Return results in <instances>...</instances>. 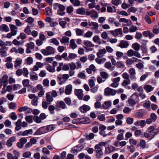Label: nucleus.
Returning a JSON list of instances; mask_svg holds the SVG:
<instances>
[{
	"label": "nucleus",
	"instance_id": "obj_41",
	"mask_svg": "<svg viewBox=\"0 0 159 159\" xmlns=\"http://www.w3.org/2000/svg\"><path fill=\"white\" fill-rule=\"evenodd\" d=\"M100 74L101 77L103 79H107L109 76L108 74L104 71L100 72Z\"/></svg>",
	"mask_w": 159,
	"mask_h": 159
},
{
	"label": "nucleus",
	"instance_id": "obj_8",
	"mask_svg": "<svg viewBox=\"0 0 159 159\" xmlns=\"http://www.w3.org/2000/svg\"><path fill=\"white\" fill-rule=\"evenodd\" d=\"M84 48L87 51H92L93 49L94 45L89 41H85L84 42Z\"/></svg>",
	"mask_w": 159,
	"mask_h": 159
},
{
	"label": "nucleus",
	"instance_id": "obj_33",
	"mask_svg": "<svg viewBox=\"0 0 159 159\" xmlns=\"http://www.w3.org/2000/svg\"><path fill=\"white\" fill-rule=\"evenodd\" d=\"M111 102L110 101H105L103 104L101 106V108L104 109H107L111 107Z\"/></svg>",
	"mask_w": 159,
	"mask_h": 159
},
{
	"label": "nucleus",
	"instance_id": "obj_61",
	"mask_svg": "<svg viewBox=\"0 0 159 159\" xmlns=\"http://www.w3.org/2000/svg\"><path fill=\"white\" fill-rule=\"evenodd\" d=\"M116 55L117 56L116 59L118 60L120 59L123 56L124 54L121 52L117 51L116 52Z\"/></svg>",
	"mask_w": 159,
	"mask_h": 159
},
{
	"label": "nucleus",
	"instance_id": "obj_12",
	"mask_svg": "<svg viewBox=\"0 0 159 159\" xmlns=\"http://www.w3.org/2000/svg\"><path fill=\"white\" fill-rule=\"evenodd\" d=\"M115 20L116 19L114 18L110 17L108 18L107 20L108 23L110 25H113L114 24L116 27H118L120 25V23L117 21H116Z\"/></svg>",
	"mask_w": 159,
	"mask_h": 159
},
{
	"label": "nucleus",
	"instance_id": "obj_23",
	"mask_svg": "<svg viewBox=\"0 0 159 159\" xmlns=\"http://www.w3.org/2000/svg\"><path fill=\"white\" fill-rule=\"evenodd\" d=\"M129 45V43L127 41L121 40L118 44V46L121 48H127Z\"/></svg>",
	"mask_w": 159,
	"mask_h": 159
},
{
	"label": "nucleus",
	"instance_id": "obj_39",
	"mask_svg": "<svg viewBox=\"0 0 159 159\" xmlns=\"http://www.w3.org/2000/svg\"><path fill=\"white\" fill-rule=\"evenodd\" d=\"M76 13L82 15H84L85 13V9L84 7H81L76 10Z\"/></svg>",
	"mask_w": 159,
	"mask_h": 159
},
{
	"label": "nucleus",
	"instance_id": "obj_52",
	"mask_svg": "<svg viewBox=\"0 0 159 159\" xmlns=\"http://www.w3.org/2000/svg\"><path fill=\"white\" fill-rule=\"evenodd\" d=\"M95 60L97 63L99 64H100L104 63L106 61V59L104 58L101 59L98 57L96 58Z\"/></svg>",
	"mask_w": 159,
	"mask_h": 159
},
{
	"label": "nucleus",
	"instance_id": "obj_37",
	"mask_svg": "<svg viewBox=\"0 0 159 159\" xmlns=\"http://www.w3.org/2000/svg\"><path fill=\"white\" fill-rule=\"evenodd\" d=\"M93 40L94 43L98 44L101 43V39L98 35H95L93 38Z\"/></svg>",
	"mask_w": 159,
	"mask_h": 159
},
{
	"label": "nucleus",
	"instance_id": "obj_19",
	"mask_svg": "<svg viewBox=\"0 0 159 159\" xmlns=\"http://www.w3.org/2000/svg\"><path fill=\"white\" fill-rule=\"evenodd\" d=\"M134 125L136 126H139L142 128H143L146 125V121L144 120H137L134 123Z\"/></svg>",
	"mask_w": 159,
	"mask_h": 159
},
{
	"label": "nucleus",
	"instance_id": "obj_14",
	"mask_svg": "<svg viewBox=\"0 0 159 159\" xmlns=\"http://www.w3.org/2000/svg\"><path fill=\"white\" fill-rule=\"evenodd\" d=\"M84 147L82 146H76L71 148V152L73 153H77L79 152Z\"/></svg>",
	"mask_w": 159,
	"mask_h": 159
},
{
	"label": "nucleus",
	"instance_id": "obj_64",
	"mask_svg": "<svg viewBox=\"0 0 159 159\" xmlns=\"http://www.w3.org/2000/svg\"><path fill=\"white\" fill-rule=\"evenodd\" d=\"M66 104L68 106L71 105V101L69 97H66L64 100Z\"/></svg>",
	"mask_w": 159,
	"mask_h": 159
},
{
	"label": "nucleus",
	"instance_id": "obj_43",
	"mask_svg": "<svg viewBox=\"0 0 159 159\" xmlns=\"http://www.w3.org/2000/svg\"><path fill=\"white\" fill-rule=\"evenodd\" d=\"M70 46L73 49H75L77 47V45L75 43L74 39H72L70 40Z\"/></svg>",
	"mask_w": 159,
	"mask_h": 159
},
{
	"label": "nucleus",
	"instance_id": "obj_21",
	"mask_svg": "<svg viewBox=\"0 0 159 159\" xmlns=\"http://www.w3.org/2000/svg\"><path fill=\"white\" fill-rule=\"evenodd\" d=\"M137 60L140 61V60L138 59L135 57H132L128 59L126 61V64L127 65H130L134 63L135 62L137 61Z\"/></svg>",
	"mask_w": 159,
	"mask_h": 159
},
{
	"label": "nucleus",
	"instance_id": "obj_27",
	"mask_svg": "<svg viewBox=\"0 0 159 159\" xmlns=\"http://www.w3.org/2000/svg\"><path fill=\"white\" fill-rule=\"evenodd\" d=\"M106 53V50L105 49H101L99 50L97 53V55L98 58H102L104 54Z\"/></svg>",
	"mask_w": 159,
	"mask_h": 159
},
{
	"label": "nucleus",
	"instance_id": "obj_54",
	"mask_svg": "<svg viewBox=\"0 0 159 159\" xmlns=\"http://www.w3.org/2000/svg\"><path fill=\"white\" fill-rule=\"evenodd\" d=\"M45 129L46 131V133H47L48 131H50L53 129V125H47L45 127Z\"/></svg>",
	"mask_w": 159,
	"mask_h": 159
},
{
	"label": "nucleus",
	"instance_id": "obj_57",
	"mask_svg": "<svg viewBox=\"0 0 159 159\" xmlns=\"http://www.w3.org/2000/svg\"><path fill=\"white\" fill-rule=\"evenodd\" d=\"M143 107L144 108L149 109L150 108V102L148 101L144 103L143 105Z\"/></svg>",
	"mask_w": 159,
	"mask_h": 159
},
{
	"label": "nucleus",
	"instance_id": "obj_3",
	"mask_svg": "<svg viewBox=\"0 0 159 159\" xmlns=\"http://www.w3.org/2000/svg\"><path fill=\"white\" fill-rule=\"evenodd\" d=\"M69 78L68 74H60L57 77V81L59 84L61 85L65 84Z\"/></svg>",
	"mask_w": 159,
	"mask_h": 159
},
{
	"label": "nucleus",
	"instance_id": "obj_10",
	"mask_svg": "<svg viewBox=\"0 0 159 159\" xmlns=\"http://www.w3.org/2000/svg\"><path fill=\"white\" fill-rule=\"evenodd\" d=\"M130 75V78L131 80L135 81L137 78L136 76V71L134 68H130L128 71Z\"/></svg>",
	"mask_w": 159,
	"mask_h": 159
},
{
	"label": "nucleus",
	"instance_id": "obj_22",
	"mask_svg": "<svg viewBox=\"0 0 159 159\" xmlns=\"http://www.w3.org/2000/svg\"><path fill=\"white\" fill-rule=\"evenodd\" d=\"M90 109V108L89 106L84 105L80 107L79 108V110L82 113H85L87 111H89Z\"/></svg>",
	"mask_w": 159,
	"mask_h": 159
},
{
	"label": "nucleus",
	"instance_id": "obj_44",
	"mask_svg": "<svg viewBox=\"0 0 159 159\" xmlns=\"http://www.w3.org/2000/svg\"><path fill=\"white\" fill-rule=\"evenodd\" d=\"M107 3H103L102 2L101 3L100 5L102 6V7L101 9V12H104L106 11V7H107Z\"/></svg>",
	"mask_w": 159,
	"mask_h": 159
},
{
	"label": "nucleus",
	"instance_id": "obj_1",
	"mask_svg": "<svg viewBox=\"0 0 159 159\" xmlns=\"http://www.w3.org/2000/svg\"><path fill=\"white\" fill-rule=\"evenodd\" d=\"M159 132V129L156 128L155 127L151 125L147 129V132L143 133L144 136L148 140H150L152 139Z\"/></svg>",
	"mask_w": 159,
	"mask_h": 159
},
{
	"label": "nucleus",
	"instance_id": "obj_20",
	"mask_svg": "<svg viewBox=\"0 0 159 159\" xmlns=\"http://www.w3.org/2000/svg\"><path fill=\"white\" fill-rule=\"evenodd\" d=\"M9 26L11 29V33L13 36L16 35L17 34V27L15 25L10 24Z\"/></svg>",
	"mask_w": 159,
	"mask_h": 159
},
{
	"label": "nucleus",
	"instance_id": "obj_34",
	"mask_svg": "<svg viewBox=\"0 0 159 159\" xmlns=\"http://www.w3.org/2000/svg\"><path fill=\"white\" fill-rule=\"evenodd\" d=\"M143 88L148 93L152 91L154 88L150 85H145L143 86Z\"/></svg>",
	"mask_w": 159,
	"mask_h": 159
},
{
	"label": "nucleus",
	"instance_id": "obj_17",
	"mask_svg": "<svg viewBox=\"0 0 159 159\" xmlns=\"http://www.w3.org/2000/svg\"><path fill=\"white\" fill-rule=\"evenodd\" d=\"M46 133L45 127H43L38 129L34 133V135H39Z\"/></svg>",
	"mask_w": 159,
	"mask_h": 159
},
{
	"label": "nucleus",
	"instance_id": "obj_26",
	"mask_svg": "<svg viewBox=\"0 0 159 159\" xmlns=\"http://www.w3.org/2000/svg\"><path fill=\"white\" fill-rule=\"evenodd\" d=\"M7 48L6 47H2L0 49V55L2 57L7 56Z\"/></svg>",
	"mask_w": 159,
	"mask_h": 159
},
{
	"label": "nucleus",
	"instance_id": "obj_38",
	"mask_svg": "<svg viewBox=\"0 0 159 159\" xmlns=\"http://www.w3.org/2000/svg\"><path fill=\"white\" fill-rule=\"evenodd\" d=\"M69 40V38L66 36H63L62 39L60 40V42L62 44H64L66 45V43H68Z\"/></svg>",
	"mask_w": 159,
	"mask_h": 159
},
{
	"label": "nucleus",
	"instance_id": "obj_18",
	"mask_svg": "<svg viewBox=\"0 0 159 159\" xmlns=\"http://www.w3.org/2000/svg\"><path fill=\"white\" fill-rule=\"evenodd\" d=\"M75 94L77 96L79 99H82L83 96V91L81 89L76 90L75 91Z\"/></svg>",
	"mask_w": 159,
	"mask_h": 159
},
{
	"label": "nucleus",
	"instance_id": "obj_42",
	"mask_svg": "<svg viewBox=\"0 0 159 159\" xmlns=\"http://www.w3.org/2000/svg\"><path fill=\"white\" fill-rule=\"evenodd\" d=\"M96 152V156L97 158H101L103 155V152L102 150L97 151H94Z\"/></svg>",
	"mask_w": 159,
	"mask_h": 159
},
{
	"label": "nucleus",
	"instance_id": "obj_11",
	"mask_svg": "<svg viewBox=\"0 0 159 159\" xmlns=\"http://www.w3.org/2000/svg\"><path fill=\"white\" fill-rule=\"evenodd\" d=\"M107 144L106 142H101L99 143L96 144L94 146V151H97L102 150V146H105Z\"/></svg>",
	"mask_w": 159,
	"mask_h": 159
},
{
	"label": "nucleus",
	"instance_id": "obj_28",
	"mask_svg": "<svg viewBox=\"0 0 159 159\" xmlns=\"http://www.w3.org/2000/svg\"><path fill=\"white\" fill-rule=\"evenodd\" d=\"M8 76L7 75H4L2 76V79H1V80L3 83V87L4 88H5L8 84Z\"/></svg>",
	"mask_w": 159,
	"mask_h": 159
},
{
	"label": "nucleus",
	"instance_id": "obj_45",
	"mask_svg": "<svg viewBox=\"0 0 159 159\" xmlns=\"http://www.w3.org/2000/svg\"><path fill=\"white\" fill-rule=\"evenodd\" d=\"M49 42L52 43L56 46H58L59 44V41L56 38H52L49 40Z\"/></svg>",
	"mask_w": 159,
	"mask_h": 159
},
{
	"label": "nucleus",
	"instance_id": "obj_35",
	"mask_svg": "<svg viewBox=\"0 0 159 159\" xmlns=\"http://www.w3.org/2000/svg\"><path fill=\"white\" fill-rule=\"evenodd\" d=\"M22 63V60L20 58L16 59L14 63V67L16 68L20 66Z\"/></svg>",
	"mask_w": 159,
	"mask_h": 159
},
{
	"label": "nucleus",
	"instance_id": "obj_50",
	"mask_svg": "<svg viewBox=\"0 0 159 159\" xmlns=\"http://www.w3.org/2000/svg\"><path fill=\"white\" fill-rule=\"evenodd\" d=\"M22 84L23 86L25 87H29L30 85L29 84V80L28 79H25L23 80Z\"/></svg>",
	"mask_w": 159,
	"mask_h": 159
},
{
	"label": "nucleus",
	"instance_id": "obj_4",
	"mask_svg": "<svg viewBox=\"0 0 159 159\" xmlns=\"http://www.w3.org/2000/svg\"><path fill=\"white\" fill-rule=\"evenodd\" d=\"M56 51L55 49L51 46H48L47 47L46 49L41 50L42 53L45 56L53 54Z\"/></svg>",
	"mask_w": 159,
	"mask_h": 159
},
{
	"label": "nucleus",
	"instance_id": "obj_2",
	"mask_svg": "<svg viewBox=\"0 0 159 159\" xmlns=\"http://www.w3.org/2000/svg\"><path fill=\"white\" fill-rule=\"evenodd\" d=\"M46 101H43L42 102V107L44 109H47L48 106L50 105L53 101L54 99L51 95L50 92H48L46 94Z\"/></svg>",
	"mask_w": 159,
	"mask_h": 159
},
{
	"label": "nucleus",
	"instance_id": "obj_53",
	"mask_svg": "<svg viewBox=\"0 0 159 159\" xmlns=\"http://www.w3.org/2000/svg\"><path fill=\"white\" fill-rule=\"evenodd\" d=\"M85 71H83L80 72L78 74L77 77L81 79H85L86 76L85 74Z\"/></svg>",
	"mask_w": 159,
	"mask_h": 159
},
{
	"label": "nucleus",
	"instance_id": "obj_62",
	"mask_svg": "<svg viewBox=\"0 0 159 159\" xmlns=\"http://www.w3.org/2000/svg\"><path fill=\"white\" fill-rule=\"evenodd\" d=\"M150 118L154 122L156 120L157 116L155 113H152L150 114Z\"/></svg>",
	"mask_w": 159,
	"mask_h": 159
},
{
	"label": "nucleus",
	"instance_id": "obj_24",
	"mask_svg": "<svg viewBox=\"0 0 159 159\" xmlns=\"http://www.w3.org/2000/svg\"><path fill=\"white\" fill-rule=\"evenodd\" d=\"M119 22H122L126 23L127 26H130L132 24V22L130 19H127L125 18H120L119 20Z\"/></svg>",
	"mask_w": 159,
	"mask_h": 159
},
{
	"label": "nucleus",
	"instance_id": "obj_31",
	"mask_svg": "<svg viewBox=\"0 0 159 159\" xmlns=\"http://www.w3.org/2000/svg\"><path fill=\"white\" fill-rule=\"evenodd\" d=\"M88 25L89 26H93L92 29L94 30H97L98 29L99 25L97 23L93 22H88Z\"/></svg>",
	"mask_w": 159,
	"mask_h": 159
},
{
	"label": "nucleus",
	"instance_id": "obj_15",
	"mask_svg": "<svg viewBox=\"0 0 159 159\" xmlns=\"http://www.w3.org/2000/svg\"><path fill=\"white\" fill-rule=\"evenodd\" d=\"M24 49L20 47H19L18 49L13 47L11 50V52H15L16 54L19 53L20 54H23L24 52Z\"/></svg>",
	"mask_w": 159,
	"mask_h": 159
},
{
	"label": "nucleus",
	"instance_id": "obj_9",
	"mask_svg": "<svg viewBox=\"0 0 159 159\" xmlns=\"http://www.w3.org/2000/svg\"><path fill=\"white\" fill-rule=\"evenodd\" d=\"M116 93V90L109 87L106 88L104 90V94L107 96H113L115 95Z\"/></svg>",
	"mask_w": 159,
	"mask_h": 159
},
{
	"label": "nucleus",
	"instance_id": "obj_46",
	"mask_svg": "<svg viewBox=\"0 0 159 159\" xmlns=\"http://www.w3.org/2000/svg\"><path fill=\"white\" fill-rule=\"evenodd\" d=\"M131 81L130 79H126L123 80L121 85L122 86L126 87L127 85L130 84Z\"/></svg>",
	"mask_w": 159,
	"mask_h": 159
},
{
	"label": "nucleus",
	"instance_id": "obj_6",
	"mask_svg": "<svg viewBox=\"0 0 159 159\" xmlns=\"http://www.w3.org/2000/svg\"><path fill=\"white\" fill-rule=\"evenodd\" d=\"M29 98L32 99L31 104L34 105L36 106L38 105V100L39 98L38 96H36L34 94H30L28 95Z\"/></svg>",
	"mask_w": 159,
	"mask_h": 159
},
{
	"label": "nucleus",
	"instance_id": "obj_32",
	"mask_svg": "<svg viewBox=\"0 0 159 159\" xmlns=\"http://www.w3.org/2000/svg\"><path fill=\"white\" fill-rule=\"evenodd\" d=\"M104 66L111 71L113 70L115 68L114 66H112L110 62H106Z\"/></svg>",
	"mask_w": 159,
	"mask_h": 159
},
{
	"label": "nucleus",
	"instance_id": "obj_59",
	"mask_svg": "<svg viewBox=\"0 0 159 159\" xmlns=\"http://www.w3.org/2000/svg\"><path fill=\"white\" fill-rule=\"evenodd\" d=\"M93 13L91 14L90 17L92 18L96 19L98 17V13L96 11L93 10H92Z\"/></svg>",
	"mask_w": 159,
	"mask_h": 159
},
{
	"label": "nucleus",
	"instance_id": "obj_55",
	"mask_svg": "<svg viewBox=\"0 0 159 159\" xmlns=\"http://www.w3.org/2000/svg\"><path fill=\"white\" fill-rule=\"evenodd\" d=\"M24 32L28 35H30L31 34V31L30 30V26L28 25L25 28Z\"/></svg>",
	"mask_w": 159,
	"mask_h": 159
},
{
	"label": "nucleus",
	"instance_id": "obj_16",
	"mask_svg": "<svg viewBox=\"0 0 159 159\" xmlns=\"http://www.w3.org/2000/svg\"><path fill=\"white\" fill-rule=\"evenodd\" d=\"M16 140V137L13 136L10 137L7 141V144L8 147H10L12 145L13 143Z\"/></svg>",
	"mask_w": 159,
	"mask_h": 159
},
{
	"label": "nucleus",
	"instance_id": "obj_58",
	"mask_svg": "<svg viewBox=\"0 0 159 159\" xmlns=\"http://www.w3.org/2000/svg\"><path fill=\"white\" fill-rule=\"evenodd\" d=\"M46 14L47 16H51L52 14V9L49 7H47L45 8Z\"/></svg>",
	"mask_w": 159,
	"mask_h": 159
},
{
	"label": "nucleus",
	"instance_id": "obj_29",
	"mask_svg": "<svg viewBox=\"0 0 159 159\" xmlns=\"http://www.w3.org/2000/svg\"><path fill=\"white\" fill-rule=\"evenodd\" d=\"M115 150V148L111 145H108V147L105 148L106 152L107 154L110 153Z\"/></svg>",
	"mask_w": 159,
	"mask_h": 159
},
{
	"label": "nucleus",
	"instance_id": "obj_13",
	"mask_svg": "<svg viewBox=\"0 0 159 159\" xmlns=\"http://www.w3.org/2000/svg\"><path fill=\"white\" fill-rule=\"evenodd\" d=\"M65 10V7L63 5L61 4L60 6V7L57 10V14L61 16H64L66 13L64 11Z\"/></svg>",
	"mask_w": 159,
	"mask_h": 159
},
{
	"label": "nucleus",
	"instance_id": "obj_60",
	"mask_svg": "<svg viewBox=\"0 0 159 159\" xmlns=\"http://www.w3.org/2000/svg\"><path fill=\"white\" fill-rule=\"evenodd\" d=\"M46 69L50 72H53L55 71V68L50 65L47 66Z\"/></svg>",
	"mask_w": 159,
	"mask_h": 159
},
{
	"label": "nucleus",
	"instance_id": "obj_63",
	"mask_svg": "<svg viewBox=\"0 0 159 159\" xmlns=\"http://www.w3.org/2000/svg\"><path fill=\"white\" fill-rule=\"evenodd\" d=\"M129 30L130 32L132 33L137 31L138 30V29L136 26L132 25L129 28Z\"/></svg>",
	"mask_w": 159,
	"mask_h": 159
},
{
	"label": "nucleus",
	"instance_id": "obj_30",
	"mask_svg": "<svg viewBox=\"0 0 159 159\" xmlns=\"http://www.w3.org/2000/svg\"><path fill=\"white\" fill-rule=\"evenodd\" d=\"M0 31L2 32H8L9 31L8 26L5 24L0 25Z\"/></svg>",
	"mask_w": 159,
	"mask_h": 159
},
{
	"label": "nucleus",
	"instance_id": "obj_47",
	"mask_svg": "<svg viewBox=\"0 0 159 159\" xmlns=\"http://www.w3.org/2000/svg\"><path fill=\"white\" fill-rule=\"evenodd\" d=\"M70 1L75 6H79L80 5V2L79 0H70Z\"/></svg>",
	"mask_w": 159,
	"mask_h": 159
},
{
	"label": "nucleus",
	"instance_id": "obj_48",
	"mask_svg": "<svg viewBox=\"0 0 159 159\" xmlns=\"http://www.w3.org/2000/svg\"><path fill=\"white\" fill-rule=\"evenodd\" d=\"M13 44L16 46H22L23 45V43L20 41H18L17 39H14L13 41Z\"/></svg>",
	"mask_w": 159,
	"mask_h": 159
},
{
	"label": "nucleus",
	"instance_id": "obj_56",
	"mask_svg": "<svg viewBox=\"0 0 159 159\" xmlns=\"http://www.w3.org/2000/svg\"><path fill=\"white\" fill-rule=\"evenodd\" d=\"M140 146L142 148H146V143L145 141L143 139H141L140 142Z\"/></svg>",
	"mask_w": 159,
	"mask_h": 159
},
{
	"label": "nucleus",
	"instance_id": "obj_5",
	"mask_svg": "<svg viewBox=\"0 0 159 159\" xmlns=\"http://www.w3.org/2000/svg\"><path fill=\"white\" fill-rule=\"evenodd\" d=\"M56 110L59 111L60 109H65L66 107L65 102L62 101H58L56 103Z\"/></svg>",
	"mask_w": 159,
	"mask_h": 159
},
{
	"label": "nucleus",
	"instance_id": "obj_49",
	"mask_svg": "<svg viewBox=\"0 0 159 159\" xmlns=\"http://www.w3.org/2000/svg\"><path fill=\"white\" fill-rule=\"evenodd\" d=\"M132 48L135 50L138 51L140 50V45L136 43H133L132 45Z\"/></svg>",
	"mask_w": 159,
	"mask_h": 159
},
{
	"label": "nucleus",
	"instance_id": "obj_40",
	"mask_svg": "<svg viewBox=\"0 0 159 159\" xmlns=\"http://www.w3.org/2000/svg\"><path fill=\"white\" fill-rule=\"evenodd\" d=\"M55 109H56V107L53 105H50L48 107V110L51 114H53L55 113Z\"/></svg>",
	"mask_w": 159,
	"mask_h": 159
},
{
	"label": "nucleus",
	"instance_id": "obj_51",
	"mask_svg": "<svg viewBox=\"0 0 159 159\" xmlns=\"http://www.w3.org/2000/svg\"><path fill=\"white\" fill-rule=\"evenodd\" d=\"M75 32L77 35L81 36L84 33V30L80 29H77L76 30Z\"/></svg>",
	"mask_w": 159,
	"mask_h": 159
},
{
	"label": "nucleus",
	"instance_id": "obj_25",
	"mask_svg": "<svg viewBox=\"0 0 159 159\" xmlns=\"http://www.w3.org/2000/svg\"><path fill=\"white\" fill-rule=\"evenodd\" d=\"M72 86L71 84L67 85L65 88V93L66 95H70L72 92Z\"/></svg>",
	"mask_w": 159,
	"mask_h": 159
},
{
	"label": "nucleus",
	"instance_id": "obj_7",
	"mask_svg": "<svg viewBox=\"0 0 159 159\" xmlns=\"http://www.w3.org/2000/svg\"><path fill=\"white\" fill-rule=\"evenodd\" d=\"M76 122L83 124H87L90 123L89 119L88 118H78L73 120L72 122L73 124Z\"/></svg>",
	"mask_w": 159,
	"mask_h": 159
},
{
	"label": "nucleus",
	"instance_id": "obj_36",
	"mask_svg": "<svg viewBox=\"0 0 159 159\" xmlns=\"http://www.w3.org/2000/svg\"><path fill=\"white\" fill-rule=\"evenodd\" d=\"M144 114L142 111V110H139L138 111L135 112L134 116L135 117L138 118H141L143 117Z\"/></svg>",
	"mask_w": 159,
	"mask_h": 159
}]
</instances>
